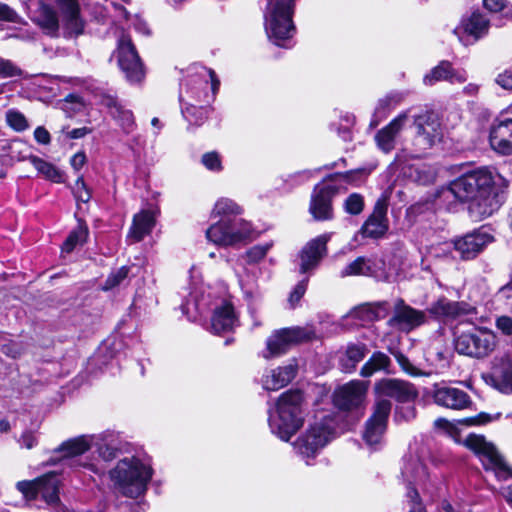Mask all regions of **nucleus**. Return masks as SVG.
I'll return each instance as SVG.
<instances>
[{
    "label": "nucleus",
    "mask_w": 512,
    "mask_h": 512,
    "mask_svg": "<svg viewBox=\"0 0 512 512\" xmlns=\"http://www.w3.org/2000/svg\"><path fill=\"white\" fill-rule=\"evenodd\" d=\"M34 138L37 143L42 144V145H48L51 142L50 133L43 126H38L34 130Z\"/></svg>",
    "instance_id": "0e129e2a"
},
{
    "label": "nucleus",
    "mask_w": 512,
    "mask_h": 512,
    "mask_svg": "<svg viewBox=\"0 0 512 512\" xmlns=\"http://www.w3.org/2000/svg\"><path fill=\"white\" fill-rule=\"evenodd\" d=\"M118 64L130 83H138L144 78L143 63L128 35H122L118 41Z\"/></svg>",
    "instance_id": "f8f14e48"
},
{
    "label": "nucleus",
    "mask_w": 512,
    "mask_h": 512,
    "mask_svg": "<svg viewBox=\"0 0 512 512\" xmlns=\"http://www.w3.org/2000/svg\"><path fill=\"white\" fill-rule=\"evenodd\" d=\"M330 234H322L310 240L300 251L299 254V272L302 274L310 273L320 264L321 260L327 254V243L330 240Z\"/></svg>",
    "instance_id": "393cba45"
},
{
    "label": "nucleus",
    "mask_w": 512,
    "mask_h": 512,
    "mask_svg": "<svg viewBox=\"0 0 512 512\" xmlns=\"http://www.w3.org/2000/svg\"><path fill=\"white\" fill-rule=\"evenodd\" d=\"M496 327L504 335H512V318L509 316H500L496 319Z\"/></svg>",
    "instance_id": "e2e57ef3"
},
{
    "label": "nucleus",
    "mask_w": 512,
    "mask_h": 512,
    "mask_svg": "<svg viewBox=\"0 0 512 512\" xmlns=\"http://www.w3.org/2000/svg\"><path fill=\"white\" fill-rule=\"evenodd\" d=\"M467 80V74L464 70H456L449 61H441L423 78L425 85L433 86L439 81H448L450 83H464Z\"/></svg>",
    "instance_id": "c756f323"
},
{
    "label": "nucleus",
    "mask_w": 512,
    "mask_h": 512,
    "mask_svg": "<svg viewBox=\"0 0 512 512\" xmlns=\"http://www.w3.org/2000/svg\"><path fill=\"white\" fill-rule=\"evenodd\" d=\"M388 199L386 196H381L374 204L372 213L362 224L358 234L363 238L381 239L389 230L388 212Z\"/></svg>",
    "instance_id": "dca6fc26"
},
{
    "label": "nucleus",
    "mask_w": 512,
    "mask_h": 512,
    "mask_svg": "<svg viewBox=\"0 0 512 512\" xmlns=\"http://www.w3.org/2000/svg\"><path fill=\"white\" fill-rule=\"evenodd\" d=\"M494 237L485 227L475 229L462 237L453 240L454 249L463 260L476 258L488 244L493 242Z\"/></svg>",
    "instance_id": "f3484780"
},
{
    "label": "nucleus",
    "mask_w": 512,
    "mask_h": 512,
    "mask_svg": "<svg viewBox=\"0 0 512 512\" xmlns=\"http://www.w3.org/2000/svg\"><path fill=\"white\" fill-rule=\"evenodd\" d=\"M488 28V19L479 12H473L469 17L462 20L458 30L462 31L466 36L472 37L473 41H477L487 34Z\"/></svg>",
    "instance_id": "72a5a7b5"
},
{
    "label": "nucleus",
    "mask_w": 512,
    "mask_h": 512,
    "mask_svg": "<svg viewBox=\"0 0 512 512\" xmlns=\"http://www.w3.org/2000/svg\"><path fill=\"white\" fill-rule=\"evenodd\" d=\"M431 397L438 406L452 410L467 409L473 404L467 392L445 383L435 384L431 391Z\"/></svg>",
    "instance_id": "aec40b11"
},
{
    "label": "nucleus",
    "mask_w": 512,
    "mask_h": 512,
    "mask_svg": "<svg viewBox=\"0 0 512 512\" xmlns=\"http://www.w3.org/2000/svg\"><path fill=\"white\" fill-rule=\"evenodd\" d=\"M88 237V227L84 223H80L74 230L70 232L66 241L63 243L62 250L70 253L77 245L86 242Z\"/></svg>",
    "instance_id": "a19ab883"
},
{
    "label": "nucleus",
    "mask_w": 512,
    "mask_h": 512,
    "mask_svg": "<svg viewBox=\"0 0 512 512\" xmlns=\"http://www.w3.org/2000/svg\"><path fill=\"white\" fill-rule=\"evenodd\" d=\"M86 160L87 158L85 153L80 151L71 157L70 164L75 171H80L81 168L85 165Z\"/></svg>",
    "instance_id": "69168bd1"
},
{
    "label": "nucleus",
    "mask_w": 512,
    "mask_h": 512,
    "mask_svg": "<svg viewBox=\"0 0 512 512\" xmlns=\"http://www.w3.org/2000/svg\"><path fill=\"white\" fill-rule=\"evenodd\" d=\"M378 371L391 373V359L388 355L381 351L374 352L368 361L362 366L360 375L362 377H370Z\"/></svg>",
    "instance_id": "c9c22d12"
},
{
    "label": "nucleus",
    "mask_w": 512,
    "mask_h": 512,
    "mask_svg": "<svg viewBox=\"0 0 512 512\" xmlns=\"http://www.w3.org/2000/svg\"><path fill=\"white\" fill-rule=\"evenodd\" d=\"M236 322L233 306L228 302H223L214 310L211 318V331L215 334L229 332L234 328Z\"/></svg>",
    "instance_id": "7c9ffc66"
},
{
    "label": "nucleus",
    "mask_w": 512,
    "mask_h": 512,
    "mask_svg": "<svg viewBox=\"0 0 512 512\" xmlns=\"http://www.w3.org/2000/svg\"><path fill=\"white\" fill-rule=\"evenodd\" d=\"M368 388V382L352 380L339 386L333 394L336 407L342 410L358 408L364 401Z\"/></svg>",
    "instance_id": "b1692460"
},
{
    "label": "nucleus",
    "mask_w": 512,
    "mask_h": 512,
    "mask_svg": "<svg viewBox=\"0 0 512 512\" xmlns=\"http://www.w3.org/2000/svg\"><path fill=\"white\" fill-rule=\"evenodd\" d=\"M1 350L5 355H7L11 358H17L21 354V347L18 344L13 343V342L4 344L2 346Z\"/></svg>",
    "instance_id": "338daca9"
},
{
    "label": "nucleus",
    "mask_w": 512,
    "mask_h": 512,
    "mask_svg": "<svg viewBox=\"0 0 512 512\" xmlns=\"http://www.w3.org/2000/svg\"><path fill=\"white\" fill-rule=\"evenodd\" d=\"M321 168L314 170H302L288 175L286 182L292 186L301 185L315 176L316 173L320 172Z\"/></svg>",
    "instance_id": "3c124183"
},
{
    "label": "nucleus",
    "mask_w": 512,
    "mask_h": 512,
    "mask_svg": "<svg viewBox=\"0 0 512 512\" xmlns=\"http://www.w3.org/2000/svg\"><path fill=\"white\" fill-rule=\"evenodd\" d=\"M119 435L113 431H104L100 434L81 435L63 442L57 452H63L66 461L74 466L72 458L84 454L91 447H95L99 457L110 462L117 457L121 449Z\"/></svg>",
    "instance_id": "20e7f679"
},
{
    "label": "nucleus",
    "mask_w": 512,
    "mask_h": 512,
    "mask_svg": "<svg viewBox=\"0 0 512 512\" xmlns=\"http://www.w3.org/2000/svg\"><path fill=\"white\" fill-rule=\"evenodd\" d=\"M464 444L480 459L485 470H491L497 479L508 480L510 483L501 487V493L512 507V471L492 443L481 435L470 434Z\"/></svg>",
    "instance_id": "423d86ee"
},
{
    "label": "nucleus",
    "mask_w": 512,
    "mask_h": 512,
    "mask_svg": "<svg viewBox=\"0 0 512 512\" xmlns=\"http://www.w3.org/2000/svg\"><path fill=\"white\" fill-rule=\"evenodd\" d=\"M31 164L46 180L54 183L64 182V173L54 164L47 162L38 156L31 158Z\"/></svg>",
    "instance_id": "e433bc0d"
},
{
    "label": "nucleus",
    "mask_w": 512,
    "mask_h": 512,
    "mask_svg": "<svg viewBox=\"0 0 512 512\" xmlns=\"http://www.w3.org/2000/svg\"><path fill=\"white\" fill-rule=\"evenodd\" d=\"M372 273L371 260L365 257H358L349 263L341 272L342 278L347 276L370 275Z\"/></svg>",
    "instance_id": "ea45409f"
},
{
    "label": "nucleus",
    "mask_w": 512,
    "mask_h": 512,
    "mask_svg": "<svg viewBox=\"0 0 512 512\" xmlns=\"http://www.w3.org/2000/svg\"><path fill=\"white\" fill-rule=\"evenodd\" d=\"M297 364L289 363L265 371L262 376V386L265 390L276 391L288 385L296 376Z\"/></svg>",
    "instance_id": "bb28decb"
},
{
    "label": "nucleus",
    "mask_w": 512,
    "mask_h": 512,
    "mask_svg": "<svg viewBox=\"0 0 512 512\" xmlns=\"http://www.w3.org/2000/svg\"><path fill=\"white\" fill-rule=\"evenodd\" d=\"M374 391L376 395L375 402L381 400L391 402L389 399H394L397 402L406 403L413 401L418 396L414 385L395 378H384L377 381L374 385Z\"/></svg>",
    "instance_id": "2eb2a0df"
},
{
    "label": "nucleus",
    "mask_w": 512,
    "mask_h": 512,
    "mask_svg": "<svg viewBox=\"0 0 512 512\" xmlns=\"http://www.w3.org/2000/svg\"><path fill=\"white\" fill-rule=\"evenodd\" d=\"M489 141L492 149L498 153L512 154V119L495 120L490 129Z\"/></svg>",
    "instance_id": "a878e982"
},
{
    "label": "nucleus",
    "mask_w": 512,
    "mask_h": 512,
    "mask_svg": "<svg viewBox=\"0 0 512 512\" xmlns=\"http://www.w3.org/2000/svg\"><path fill=\"white\" fill-rule=\"evenodd\" d=\"M416 135L413 141L414 153L410 158H421L443 137V129L438 115L433 111H424L414 116Z\"/></svg>",
    "instance_id": "0eeeda50"
},
{
    "label": "nucleus",
    "mask_w": 512,
    "mask_h": 512,
    "mask_svg": "<svg viewBox=\"0 0 512 512\" xmlns=\"http://www.w3.org/2000/svg\"><path fill=\"white\" fill-rule=\"evenodd\" d=\"M73 194L78 201L83 203L89 202L91 199V192L88 189L83 176H79L73 187Z\"/></svg>",
    "instance_id": "603ef678"
},
{
    "label": "nucleus",
    "mask_w": 512,
    "mask_h": 512,
    "mask_svg": "<svg viewBox=\"0 0 512 512\" xmlns=\"http://www.w3.org/2000/svg\"><path fill=\"white\" fill-rule=\"evenodd\" d=\"M407 120V113H401L376 133L375 141L380 150L389 153L395 148L396 138L405 127Z\"/></svg>",
    "instance_id": "cd10ccee"
},
{
    "label": "nucleus",
    "mask_w": 512,
    "mask_h": 512,
    "mask_svg": "<svg viewBox=\"0 0 512 512\" xmlns=\"http://www.w3.org/2000/svg\"><path fill=\"white\" fill-rule=\"evenodd\" d=\"M338 192L335 185L319 183L315 185L309 205V212L317 221L333 218L332 200Z\"/></svg>",
    "instance_id": "a211bd4d"
},
{
    "label": "nucleus",
    "mask_w": 512,
    "mask_h": 512,
    "mask_svg": "<svg viewBox=\"0 0 512 512\" xmlns=\"http://www.w3.org/2000/svg\"><path fill=\"white\" fill-rule=\"evenodd\" d=\"M202 164L211 171H221V158L217 152H208L202 156Z\"/></svg>",
    "instance_id": "4d7b16f0"
},
{
    "label": "nucleus",
    "mask_w": 512,
    "mask_h": 512,
    "mask_svg": "<svg viewBox=\"0 0 512 512\" xmlns=\"http://www.w3.org/2000/svg\"><path fill=\"white\" fill-rule=\"evenodd\" d=\"M239 284L245 296L252 299L257 293V282L255 273H250L247 269L239 275Z\"/></svg>",
    "instance_id": "de8ad7c7"
},
{
    "label": "nucleus",
    "mask_w": 512,
    "mask_h": 512,
    "mask_svg": "<svg viewBox=\"0 0 512 512\" xmlns=\"http://www.w3.org/2000/svg\"><path fill=\"white\" fill-rule=\"evenodd\" d=\"M497 295L502 299H506V300L512 299V277H511V280L507 284L503 285L498 290Z\"/></svg>",
    "instance_id": "774afa93"
},
{
    "label": "nucleus",
    "mask_w": 512,
    "mask_h": 512,
    "mask_svg": "<svg viewBox=\"0 0 512 512\" xmlns=\"http://www.w3.org/2000/svg\"><path fill=\"white\" fill-rule=\"evenodd\" d=\"M152 468L138 457H125L110 470V478L120 493L137 498L145 493L152 478Z\"/></svg>",
    "instance_id": "7ed1b4c3"
},
{
    "label": "nucleus",
    "mask_w": 512,
    "mask_h": 512,
    "mask_svg": "<svg viewBox=\"0 0 512 512\" xmlns=\"http://www.w3.org/2000/svg\"><path fill=\"white\" fill-rule=\"evenodd\" d=\"M270 244L255 245L246 252L247 262L256 263L263 259L270 249Z\"/></svg>",
    "instance_id": "5fc2aeb1"
},
{
    "label": "nucleus",
    "mask_w": 512,
    "mask_h": 512,
    "mask_svg": "<svg viewBox=\"0 0 512 512\" xmlns=\"http://www.w3.org/2000/svg\"><path fill=\"white\" fill-rule=\"evenodd\" d=\"M496 83L503 89L512 90V65L498 74Z\"/></svg>",
    "instance_id": "052dcab7"
},
{
    "label": "nucleus",
    "mask_w": 512,
    "mask_h": 512,
    "mask_svg": "<svg viewBox=\"0 0 512 512\" xmlns=\"http://www.w3.org/2000/svg\"><path fill=\"white\" fill-rule=\"evenodd\" d=\"M316 337L312 327H288L275 330L266 340L263 351L265 359L279 357L287 353L294 345L310 341Z\"/></svg>",
    "instance_id": "6e6552de"
},
{
    "label": "nucleus",
    "mask_w": 512,
    "mask_h": 512,
    "mask_svg": "<svg viewBox=\"0 0 512 512\" xmlns=\"http://www.w3.org/2000/svg\"><path fill=\"white\" fill-rule=\"evenodd\" d=\"M303 400L301 391L289 390L280 395L274 408H269V427L271 432L281 440L289 441L302 427L304 422Z\"/></svg>",
    "instance_id": "f03ea898"
},
{
    "label": "nucleus",
    "mask_w": 512,
    "mask_h": 512,
    "mask_svg": "<svg viewBox=\"0 0 512 512\" xmlns=\"http://www.w3.org/2000/svg\"><path fill=\"white\" fill-rule=\"evenodd\" d=\"M130 267L122 266L119 269L111 272V274L107 277L104 287V290H111L119 285H121L129 276Z\"/></svg>",
    "instance_id": "09e8293b"
},
{
    "label": "nucleus",
    "mask_w": 512,
    "mask_h": 512,
    "mask_svg": "<svg viewBox=\"0 0 512 512\" xmlns=\"http://www.w3.org/2000/svg\"><path fill=\"white\" fill-rule=\"evenodd\" d=\"M296 0H268L264 13L265 28L269 39L277 46L291 48L295 33L293 24Z\"/></svg>",
    "instance_id": "39448f33"
},
{
    "label": "nucleus",
    "mask_w": 512,
    "mask_h": 512,
    "mask_svg": "<svg viewBox=\"0 0 512 512\" xmlns=\"http://www.w3.org/2000/svg\"><path fill=\"white\" fill-rule=\"evenodd\" d=\"M19 15L7 4L0 2V20L6 22H18Z\"/></svg>",
    "instance_id": "13d9d810"
},
{
    "label": "nucleus",
    "mask_w": 512,
    "mask_h": 512,
    "mask_svg": "<svg viewBox=\"0 0 512 512\" xmlns=\"http://www.w3.org/2000/svg\"><path fill=\"white\" fill-rule=\"evenodd\" d=\"M61 13L64 26L69 33L79 35L83 32L84 23L80 17V7L77 0H54Z\"/></svg>",
    "instance_id": "c85d7f7f"
},
{
    "label": "nucleus",
    "mask_w": 512,
    "mask_h": 512,
    "mask_svg": "<svg viewBox=\"0 0 512 512\" xmlns=\"http://www.w3.org/2000/svg\"><path fill=\"white\" fill-rule=\"evenodd\" d=\"M432 318L445 324L460 319L464 315L475 313V308L465 302H457L441 297L427 309Z\"/></svg>",
    "instance_id": "5701e85b"
},
{
    "label": "nucleus",
    "mask_w": 512,
    "mask_h": 512,
    "mask_svg": "<svg viewBox=\"0 0 512 512\" xmlns=\"http://www.w3.org/2000/svg\"><path fill=\"white\" fill-rule=\"evenodd\" d=\"M391 354L394 356L402 370L411 375V376H418L421 374L420 370L415 367L408 357H406L401 351L399 350H390Z\"/></svg>",
    "instance_id": "8fccbe9b"
},
{
    "label": "nucleus",
    "mask_w": 512,
    "mask_h": 512,
    "mask_svg": "<svg viewBox=\"0 0 512 512\" xmlns=\"http://www.w3.org/2000/svg\"><path fill=\"white\" fill-rule=\"evenodd\" d=\"M362 172H363V170H357V171H348L345 173L329 174L324 178L323 182L324 181H332L336 177H342L348 183H355L357 181L356 176L362 174Z\"/></svg>",
    "instance_id": "680f3d73"
},
{
    "label": "nucleus",
    "mask_w": 512,
    "mask_h": 512,
    "mask_svg": "<svg viewBox=\"0 0 512 512\" xmlns=\"http://www.w3.org/2000/svg\"><path fill=\"white\" fill-rule=\"evenodd\" d=\"M485 382L503 394H512V355L495 358L491 371L484 375Z\"/></svg>",
    "instance_id": "412c9836"
},
{
    "label": "nucleus",
    "mask_w": 512,
    "mask_h": 512,
    "mask_svg": "<svg viewBox=\"0 0 512 512\" xmlns=\"http://www.w3.org/2000/svg\"><path fill=\"white\" fill-rule=\"evenodd\" d=\"M209 109L204 106L189 105L182 108V114L190 125L200 126L208 118Z\"/></svg>",
    "instance_id": "37998d69"
},
{
    "label": "nucleus",
    "mask_w": 512,
    "mask_h": 512,
    "mask_svg": "<svg viewBox=\"0 0 512 512\" xmlns=\"http://www.w3.org/2000/svg\"><path fill=\"white\" fill-rule=\"evenodd\" d=\"M392 409V403L386 401L375 402L374 412L366 421L363 439L369 446L380 444L387 426V420Z\"/></svg>",
    "instance_id": "6ab92c4d"
},
{
    "label": "nucleus",
    "mask_w": 512,
    "mask_h": 512,
    "mask_svg": "<svg viewBox=\"0 0 512 512\" xmlns=\"http://www.w3.org/2000/svg\"><path fill=\"white\" fill-rule=\"evenodd\" d=\"M206 76H209L210 80H211V89L213 91V93L215 94L218 89H219V86H220V81L218 80L215 72L211 69H204V75H203V79L199 81V85L203 88V89H206L207 88V85H208V82L207 80L205 79Z\"/></svg>",
    "instance_id": "bf43d9fd"
},
{
    "label": "nucleus",
    "mask_w": 512,
    "mask_h": 512,
    "mask_svg": "<svg viewBox=\"0 0 512 512\" xmlns=\"http://www.w3.org/2000/svg\"><path fill=\"white\" fill-rule=\"evenodd\" d=\"M368 352L364 343H350L347 345L344 354L340 358V366L343 371L349 373L355 370Z\"/></svg>",
    "instance_id": "f704fd0d"
},
{
    "label": "nucleus",
    "mask_w": 512,
    "mask_h": 512,
    "mask_svg": "<svg viewBox=\"0 0 512 512\" xmlns=\"http://www.w3.org/2000/svg\"><path fill=\"white\" fill-rule=\"evenodd\" d=\"M106 106L108 107L111 117L120 125L123 132L129 134L136 128L134 115L131 110L127 109L116 99H108Z\"/></svg>",
    "instance_id": "473e14b6"
},
{
    "label": "nucleus",
    "mask_w": 512,
    "mask_h": 512,
    "mask_svg": "<svg viewBox=\"0 0 512 512\" xmlns=\"http://www.w3.org/2000/svg\"><path fill=\"white\" fill-rule=\"evenodd\" d=\"M16 487L27 501L42 499L49 506L60 500V478L55 472L47 473L33 481H20Z\"/></svg>",
    "instance_id": "9d476101"
},
{
    "label": "nucleus",
    "mask_w": 512,
    "mask_h": 512,
    "mask_svg": "<svg viewBox=\"0 0 512 512\" xmlns=\"http://www.w3.org/2000/svg\"><path fill=\"white\" fill-rule=\"evenodd\" d=\"M426 321L424 311L417 310L407 305L403 299L396 300L394 305L393 316L389 319L388 324L403 332H410L421 326Z\"/></svg>",
    "instance_id": "4be33fe9"
},
{
    "label": "nucleus",
    "mask_w": 512,
    "mask_h": 512,
    "mask_svg": "<svg viewBox=\"0 0 512 512\" xmlns=\"http://www.w3.org/2000/svg\"><path fill=\"white\" fill-rule=\"evenodd\" d=\"M330 432L323 423H314L309 426L294 443V448L310 465V459H313L320 449H322L329 440Z\"/></svg>",
    "instance_id": "4468645a"
},
{
    "label": "nucleus",
    "mask_w": 512,
    "mask_h": 512,
    "mask_svg": "<svg viewBox=\"0 0 512 512\" xmlns=\"http://www.w3.org/2000/svg\"><path fill=\"white\" fill-rule=\"evenodd\" d=\"M496 335L486 329H475L462 333L455 339V349L459 354L475 358L488 356L496 347Z\"/></svg>",
    "instance_id": "9b49d317"
},
{
    "label": "nucleus",
    "mask_w": 512,
    "mask_h": 512,
    "mask_svg": "<svg viewBox=\"0 0 512 512\" xmlns=\"http://www.w3.org/2000/svg\"><path fill=\"white\" fill-rule=\"evenodd\" d=\"M389 312V303L376 302L368 307H361L358 313H365L368 320L384 318Z\"/></svg>",
    "instance_id": "a18cd8bd"
},
{
    "label": "nucleus",
    "mask_w": 512,
    "mask_h": 512,
    "mask_svg": "<svg viewBox=\"0 0 512 512\" xmlns=\"http://www.w3.org/2000/svg\"><path fill=\"white\" fill-rule=\"evenodd\" d=\"M500 175H494L487 168L470 171L453 180L442 196L446 199L453 196L460 202H471L469 211L472 216L485 218L498 209L495 185Z\"/></svg>",
    "instance_id": "f257e3e1"
},
{
    "label": "nucleus",
    "mask_w": 512,
    "mask_h": 512,
    "mask_svg": "<svg viewBox=\"0 0 512 512\" xmlns=\"http://www.w3.org/2000/svg\"><path fill=\"white\" fill-rule=\"evenodd\" d=\"M308 281H309L308 277L299 281L297 283V285L294 287V289L290 292L288 302H289L291 308H295L296 305L301 300V298L304 296V294L307 290Z\"/></svg>",
    "instance_id": "864d4df0"
},
{
    "label": "nucleus",
    "mask_w": 512,
    "mask_h": 512,
    "mask_svg": "<svg viewBox=\"0 0 512 512\" xmlns=\"http://www.w3.org/2000/svg\"><path fill=\"white\" fill-rule=\"evenodd\" d=\"M22 71L12 61L0 58V77L9 78L20 76Z\"/></svg>",
    "instance_id": "6e6d98bb"
},
{
    "label": "nucleus",
    "mask_w": 512,
    "mask_h": 512,
    "mask_svg": "<svg viewBox=\"0 0 512 512\" xmlns=\"http://www.w3.org/2000/svg\"><path fill=\"white\" fill-rule=\"evenodd\" d=\"M242 213V208L233 200L228 198L219 199L212 210L213 216H218L220 219L226 218L228 221H233V218Z\"/></svg>",
    "instance_id": "4c0bfd02"
},
{
    "label": "nucleus",
    "mask_w": 512,
    "mask_h": 512,
    "mask_svg": "<svg viewBox=\"0 0 512 512\" xmlns=\"http://www.w3.org/2000/svg\"><path fill=\"white\" fill-rule=\"evenodd\" d=\"M156 213L150 210H142L133 218V223L128 236L135 242L141 241L146 235L150 234L155 226Z\"/></svg>",
    "instance_id": "2f4dec72"
},
{
    "label": "nucleus",
    "mask_w": 512,
    "mask_h": 512,
    "mask_svg": "<svg viewBox=\"0 0 512 512\" xmlns=\"http://www.w3.org/2000/svg\"><path fill=\"white\" fill-rule=\"evenodd\" d=\"M364 207V197L359 193L350 194L343 203V209L349 215H359Z\"/></svg>",
    "instance_id": "49530a36"
},
{
    "label": "nucleus",
    "mask_w": 512,
    "mask_h": 512,
    "mask_svg": "<svg viewBox=\"0 0 512 512\" xmlns=\"http://www.w3.org/2000/svg\"><path fill=\"white\" fill-rule=\"evenodd\" d=\"M403 479L407 482L406 496L409 499V512H426L422 506L418 491L412 484L424 483L428 479V472L425 465L418 458L410 457L404 460L401 471Z\"/></svg>",
    "instance_id": "ddd939ff"
},
{
    "label": "nucleus",
    "mask_w": 512,
    "mask_h": 512,
    "mask_svg": "<svg viewBox=\"0 0 512 512\" xmlns=\"http://www.w3.org/2000/svg\"><path fill=\"white\" fill-rule=\"evenodd\" d=\"M38 22L44 29L49 32H55L59 27V19L57 12L53 7L42 4L38 13Z\"/></svg>",
    "instance_id": "58836bf2"
},
{
    "label": "nucleus",
    "mask_w": 512,
    "mask_h": 512,
    "mask_svg": "<svg viewBox=\"0 0 512 512\" xmlns=\"http://www.w3.org/2000/svg\"><path fill=\"white\" fill-rule=\"evenodd\" d=\"M251 233L252 226L249 222L241 218H233V221L224 218L206 230V238L217 246L228 247L248 239Z\"/></svg>",
    "instance_id": "1a4fd4ad"
},
{
    "label": "nucleus",
    "mask_w": 512,
    "mask_h": 512,
    "mask_svg": "<svg viewBox=\"0 0 512 512\" xmlns=\"http://www.w3.org/2000/svg\"><path fill=\"white\" fill-rule=\"evenodd\" d=\"M9 155L17 161L29 160L30 162L32 157H36L32 154L31 146L21 139H14L10 142Z\"/></svg>",
    "instance_id": "79ce46f5"
},
{
    "label": "nucleus",
    "mask_w": 512,
    "mask_h": 512,
    "mask_svg": "<svg viewBox=\"0 0 512 512\" xmlns=\"http://www.w3.org/2000/svg\"><path fill=\"white\" fill-rule=\"evenodd\" d=\"M6 122L13 130L23 132L29 128V123L23 113L16 109L6 112Z\"/></svg>",
    "instance_id": "c03bdc74"
}]
</instances>
